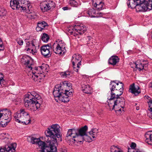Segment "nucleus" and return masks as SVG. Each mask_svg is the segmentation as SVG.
Here are the masks:
<instances>
[{
	"instance_id": "nucleus-1",
	"label": "nucleus",
	"mask_w": 152,
	"mask_h": 152,
	"mask_svg": "<svg viewBox=\"0 0 152 152\" xmlns=\"http://www.w3.org/2000/svg\"><path fill=\"white\" fill-rule=\"evenodd\" d=\"M59 128L58 124H53L45 131V134L48 138L46 142L48 144V146H46L45 142L40 140L39 138L34 137H29L30 142L32 144L38 145L41 149L40 152H57L55 145L57 143V138L61 137Z\"/></svg>"
},
{
	"instance_id": "nucleus-2",
	"label": "nucleus",
	"mask_w": 152,
	"mask_h": 152,
	"mask_svg": "<svg viewBox=\"0 0 152 152\" xmlns=\"http://www.w3.org/2000/svg\"><path fill=\"white\" fill-rule=\"evenodd\" d=\"M118 80L111 81L110 84V97L108 103L110 110L115 109L116 112L124 111L125 100L123 97H120L123 93L124 86L122 82Z\"/></svg>"
},
{
	"instance_id": "nucleus-3",
	"label": "nucleus",
	"mask_w": 152,
	"mask_h": 152,
	"mask_svg": "<svg viewBox=\"0 0 152 152\" xmlns=\"http://www.w3.org/2000/svg\"><path fill=\"white\" fill-rule=\"evenodd\" d=\"M64 42L62 40H58L54 42L52 46L50 44H48L41 46L40 50L42 55L47 58L50 56L52 49L56 53L61 54L62 52L64 53L66 52Z\"/></svg>"
},
{
	"instance_id": "nucleus-4",
	"label": "nucleus",
	"mask_w": 152,
	"mask_h": 152,
	"mask_svg": "<svg viewBox=\"0 0 152 152\" xmlns=\"http://www.w3.org/2000/svg\"><path fill=\"white\" fill-rule=\"evenodd\" d=\"M41 99L40 96L34 92L26 94L24 99V106L32 111H36L40 107L39 100Z\"/></svg>"
},
{
	"instance_id": "nucleus-5",
	"label": "nucleus",
	"mask_w": 152,
	"mask_h": 152,
	"mask_svg": "<svg viewBox=\"0 0 152 152\" xmlns=\"http://www.w3.org/2000/svg\"><path fill=\"white\" fill-rule=\"evenodd\" d=\"M14 117L16 121L23 124L26 125L29 123L31 121L29 113L23 109H21L15 113Z\"/></svg>"
},
{
	"instance_id": "nucleus-6",
	"label": "nucleus",
	"mask_w": 152,
	"mask_h": 152,
	"mask_svg": "<svg viewBox=\"0 0 152 152\" xmlns=\"http://www.w3.org/2000/svg\"><path fill=\"white\" fill-rule=\"evenodd\" d=\"M11 119V112L7 110L0 111V125H3V123L7 124Z\"/></svg>"
},
{
	"instance_id": "nucleus-7",
	"label": "nucleus",
	"mask_w": 152,
	"mask_h": 152,
	"mask_svg": "<svg viewBox=\"0 0 152 152\" xmlns=\"http://www.w3.org/2000/svg\"><path fill=\"white\" fill-rule=\"evenodd\" d=\"M82 58L81 56L78 54H75L72 56V61L74 70L77 72L80 68L81 65Z\"/></svg>"
},
{
	"instance_id": "nucleus-8",
	"label": "nucleus",
	"mask_w": 152,
	"mask_h": 152,
	"mask_svg": "<svg viewBox=\"0 0 152 152\" xmlns=\"http://www.w3.org/2000/svg\"><path fill=\"white\" fill-rule=\"evenodd\" d=\"M66 83L63 84V83H60L59 84H57L55 86L53 91V94L55 98H58L59 99L65 91L66 89L64 87L66 85Z\"/></svg>"
},
{
	"instance_id": "nucleus-9",
	"label": "nucleus",
	"mask_w": 152,
	"mask_h": 152,
	"mask_svg": "<svg viewBox=\"0 0 152 152\" xmlns=\"http://www.w3.org/2000/svg\"><path fill=\"white\" fill-rule=\"evenodd\" d=\"M88 126L86 125L82 127L79 129H70L68 131V135L69 136L71 134H78L82 136H84L86 134V131L88 130Z\"/></svg>"
},
{
	"instance_id": "nucleus-10",
	"label": "nucleus",
	"mask_w": 152,
	"mask_h": 152,
	"mask_svg": "<svg viewBox=\"0 0 152 152\" xmlns=\"http://www.w3.org/2000/svg\"><path fill=\"white\" fill-rule=\"evenodd\" d=\"M98 133L99 131L96 128L92 129L88 132L89 136L87 135V134L84 136L85 141L90 142L93 140H95L98 135Z\"/></svg>"
},
{
	"instance_id": "nucleus-11",
	"label": "nucleus",
	"mask_w": 152,
	"mask_h": 152,
	"mask_svg": "<svg viewBox=\"0 0 152 152\" xmlns=\"http://www.w3.org/2000/svg\"><path fill=\"white\" fill-rule=\"evenodd\" d=\"M83 24H78L77 25H76L74 27H73L71 30L70 29L69 32L71 35L75 37L79 34L81 35L84 33L86 30V29H85L83 30L82 32H80V30H81L80 28H83Z\"/></svg>"
},
{
	"instance_id": "nucleus-12",
	"label": "nucleus",
	"mask_w": 152,
	"mask_h": 152,
	"mask_svg": "<svg viewBox=\"0 0 152 152\" xmlns=\"http://www.w3.org/2000/svg\"><path fill=\"white\" fill-rule=\"evenodd\" d=\"M19 1L20 2V10L25 11L29 13L28 11H30L32 7L30 2L27 0H19Z\"/></svg>"
},
{
	"instance_id": "nucleus-13",
	"label": "nucleus",
	"mask_w": 152,
	"mask_h": 152,
	"mask_svg": "<svg viewBox=\"0 0 152 152\" xmlns=\"http://www.w3.org/2000/svg\"><path fill=\"white\" fill-rule=\"evenodd\" d=\"M68 132L65 137V139L67 142L69 141H72L74 142V143H78V140H80L81 137L83 136L78 134L77 133L75 134H71L68 136Z\"/></svg>"
},
{
	"instance_id": "nucleus-14",
	"label": "nucleus",
	"mask_w": 152,
	"mask_h": 152,
	"mask_svg": "<svg viewBox=\"0 0 152 152\" xmlns=\"http://www.w3.org/2000/svg\"><path fill=\"white\" fill-rule=\"evenodd\" d=\"M44 65H42L41 66L37 67H35L34 68L31 66H28V67L32 70V72L33 75H39L40 71H42L43 72V70L45 69V68L43 66Z\"/></svg>"
},
{
	"instance_id": "nucleus-15",
	"label": "nucleus",
	"mask_w": 152,
	"mask_h": 152,
	"mask_svg": "<svg viewBox=\"0 0 152 152\" xmlns=\"http://www.w3.org/2000/svg\"><path fill=\"white\" fill-rule=\"evenodd\" d=\"M129 91L136 96L138 95L141 92L139 86H135L134 83H133L130 86Z\"/></svg>"
},
{
	"instance_id": "nucleus-16",
	"label": "nucleus",
	"mask_w": 152,
	"mask_h": 152,
	"mask_svg": "<svg viewBox=\"0 0 152 152\" xmlns=\"http://www.w3.org/2000/svg\"><path fill=\"white\" fill-rule=\"evenodd\" d=\"M16 146L17 144L15 143H13L6 145L5 147L2 148L4 149L5 151L7 152H15Z\"/></svg>"
},
{
	"instance_id": "nucleus-17",
	"label": "nucleus",
	"mask_w": 152,
	"mask_h": 152,
	"mask_svg": "<svg viewBox=\"0 0 152 152\" xmlns=\"http://www.w3.org/2000/svg\"><path fill=\"white\" fill-rule=\"evenodd\" d=\"M87 14H88V16L91 18H94L98 17L96 15V11L94 9H90L88 10L86 12ZM97 14L101 15V16L104 15L103 13H102L101 12H98Z\"/></svg>"
},
{
	"instance_id": "nucleus-18",
	"label": "nucleus",
	"mask_w": 152,
	"mask_h": 152,
	"mask_svg": "<svg viewBox=\"0 0 152 152\" xmlns=\"http://www.w3.org/2000/svg\"><path fill=\"white\" fill-rule=\"evenodd\" d=\"M143 7L142 11H149L152 9V0H148L146 1L145 0L144 3V5Z\"/></svg>"
},
{
	"instance_id": "nucleus-19",
	"label": "nucleus",
	"mask_w": 152,
	"mask_h": 152,
	"mask_svg": "<svg viewBox=\"0 0 152 152\" xmlns=\"http://www.w3.org/2000/svg\"><path fill=\"white\" fill-rule=\"evenodd\" d=\"M10 6L13 10H20V3L19 0H11Z\"/></svg>"
},
{
	"instance_id": "nucleus-20",
	"label": "nucleus",
	"mask_w": 152,
	"mask_h": 152,
	"mask_svg": "<svg viewBox=\"0 0 152 152\" xmlns=\"http://www.w3.org/2000/svg\"><path fill=\"white\" fill-rule=\"evenodd\" d=\"M43 72L42 71H40V73L39 75H33L32 76V79L34 80V81L40 82H41V80L43 79L45 76L43 74Z\"/></svg>"
},
{
	"instance_id": "nucleus-21",
	"label": "nucleus",
	"mask_w": 152,
	"mask_h": 152,
	"mask_svg": "<svg viewBox=\"0 0 152 152\" xmlns=\"http://www.w3.org/2000/svg\"><path fill=\"white\" fill-rule=\"evenodd\" d=\"M48 24L45 21H39L37 24L36 30L37 31H41L46 26H48Z\"/></svg>"
},
{
	"instance_id": "nucleus-22",
	"label": "nucleus",
	"mask_w": 152,
	"mask_h": 152,
	"mask_svg": "<svg viewBox=\"0 0 152 152\" xmlns=\"http://www.w3.org/2000/svg\"><path fill=\"white\" fill-rule=\"evenodd\" d=\"M119 61V58L116 56H111L108 60V62L109 64L113 66L115 65L118 63Z\"/></svg>"
},
{
	"instance_id": "nucleus-23",
	"label": "nucleus",
	"mask_w": 152,
	"mask_h": 152,
	"mask_svg": "<svg viewBox=\"0 0 152 152\" xmlns=\"http://www.w3.org/2000/svg\"><path fill=\"white\" fill-rule=\"evenodd\" d=\"M26 42H27L26 43V47L32 46L36 48V47L39 46V41L37 39H34L31 42L27 41Z\"/></svg>"
},
{
	"instance_id": "nucleus-24",
	"label": "nucleus",
	"mask_w": 152,
	"mask_h": 152,
	"mask_svg": "<svg viewBox=\"0 0 152 152\" xmlns=\"http://www.w3.org/2000/svg\"><path fill=\"white\" fill-rule=\"evenodd\" d=\"M142 0H135L136 5V10H137V11H142L143 9V7L142 5H144V1Z\"/></svg>"
},
{
	"instance_id": "nucleus-25",
	"label": "nucleus",
	"mask_w": 152,
	"mask_h": 152,
	"mask_svg": "<svg viewBox=\"0 0 152 152\" xmlns=\"http://www.w3.org/2000/svg\"><path fill=\"white\" fill-rule=\"evenodd\" d=\"M146 138L145 142L148 144L152 145V132L149 131L145 135Z\"/></svg>"
},
{
	"instance_id": "nucleus-26",
	"label": "nucleus",
	"mask_w": 152,
	"mask_h": 152,
	"mask_svg": "<svg viewBox=\"0 0 152 152\" xmlns=\"http://www.w3.org/2000/svg\"><path fill=\"white\" fill-rule=\"evenodd\" d=\"M94 1L95 0H93V5L94 7L97 10H100L104 8V4L103 3L100 1L99 2H95L94 3Z\"/></svg>"
},
{
	"instance_id": "nucleus-27",
	"label": "nucleus",
	"mask_w": 152,
	"mask_h": 152,
	"mask_svg": "<svg viewBox=\"0 0 152 152\" xmlns=\"http://www.w3.org/2000/svg\"><path fill=\"white\" fill-rule=\"evenodd\" d=\"M40 9L42 12H46L50 10L47 4V1H42L40 3Z\"/></svg>"
},
{
	"instance_id": "nucleus-28",
	"label": "nucleus",
	"mask_w": 152,
	"mask_h": 152,
	"mask_svg": "<svg viewBox=\"0 0 152 152\" xmlns=\"http://www.w3.org/2000/svg\"><path fill=\"white\" fill-rule=\"evenodd\" d=\"M92 89V88L89 85H83L82 86V90L85 93L91 94Z\"/></svg>"
},
{
	"instance_id": "nucleus-29",
	"label": "nucleus",
	"mask_w": 152,
	"mask_h": 152,
	"mask_svg": "<svg viewBox=\"0 0 152 152\" xmlns=\"http://www.w3.org/2000/svg\"><path fill=\"white\" fill-rule=\"evenodd\" d=\"M59 100L64 102H67L69 100V96L67 94V93L66 91L58 99Z\"/></svg>"
},
{
	"instance_id": "nucleus-30",
	"label": "nucleus",
	"mask_w": 152,
	"mask_h": 152,
	"mask_svg": "<svg viewBox=\"0 0 152 152\" xmlns=\"http://www.w3.org/2000/svg\"><path fill=\"white\" fill-rule=\"evenodd\" d=\"M31 60L30 57L27 55H24L21 58V61L22 63L24 65H28Z\"/></svg>"
},
{
	"instance_id": "nucleus-31",
	"label": "nucleus",
	"mask_w": 152,
	"mask_h": 152,
	"mask_svg": "<svg viewBox=\"0 0 152 152\" xmlns=\"http://www.w3.org/2000/svg\"><path fill=\"white\" fill-rule=\"evenodd\" d=\"M148 97L147 99L149 100L148 102V110L150 111V112L148 113V115L150 118H152V99L149 97L148 96Z\"/></svg>"
},
{
	"instance_id": "nucleus-32",
	"label": "nucleus",
	"mask_w": 152,
	"mask_h": 152,
	"mask_svg": "<svg viewBox=\"0 0 152 152\" xmlns=\"http://www.w3.org/2000/svg\"><path fill=\"white\" fill-rule=\"evenodd\" d=\"M128 6L132 9L135 8L136 9V5L135 0H128L127 2Z\"/></svg>"
},
{
	"instance_id": "nucleus-33",
	"label": "nucleus",
	"mask_w": 152,
	"mask_h": 152,
	"mask_svg": "<svg viewBox=\"0 0 152 152\" xmlns=\"http://www.w3.org/2000/svg\"><path fill=\"white\" fill-rule=\"evenodd\" d=\"M68 3L70 6L73 7H77L80 5L75 0H69Z\"/></svg>"
},
{
	"instance_id": "nucleus-34",
	"label": "nucleus",
	"mask_w": 152,
	"mask_h": 152,
	"mask_svg": "<svg viewBox=\"0 0 152 152\" xmlns=\"http://www.w3.org/2000/svg\"><path fill=\"white\" fill-rule=\"evenodd\" d=\"M47 2L50 10L52 9L55 7L56 6L55 3L53 1H47Z\"/></svg>"
},
{
	"instance_id": "nucleus-35",
	"label": "nucleus",
	"mask_w": 152,
	"mask_h": 152,
	"mask_svg": "<svg viewBox=\"0 0 152 152\" xmlns=\"http://www.w3.org/2000/svg\"><path fill=\"white\" fill-rule=\"evenodd\" d=\"M49 39V36L45 33H43L42 35L41 39L44 42H47Z\"/></svg>"
},
{
	"instance_id": "nucleus-36",
	"label": "nucleus",
	"mask_w": 152,
	"mask_h": 152,
	"mask_svg": "<svg viewBox=\"0 0 152 152\" xmlns=\"http://www.w3.org/2000/svg\"><path fill=\"white\" fill-rule=\"evenodd\" d=\"M60 75L61 77L64 78L69 77L70 76V73L67 71L61 72Z\"/></svg>"
},
{
	"instance_id": "nucleus-37",
	"label": "nucleus",
	"mask_w": 152,
	"mask_h": 152,
	"mask_svg": "<svg viewBox=\"0 0 152 152\" xmlns=\"http://www.w3.org/2000/svg\"><path fill=\"white\" fill-rule=\"evenodd\" d=\"M135 68L138 69L139 71H140L144 69V65L141 63H139L137 62V63L135 64Z\"/></svg>"
},
{
	"instance_id": "nucleus-38",
	"label": "nucleus",
	"mask_w": 152,
	"mask_h": 152,
	"mask_svg": "<svg viewBox=\"0 0 152 152\" xmlns=\"http://www.w3.org/2000/svg\"><path fill=\"white\" fill-rule=\"evenodd\" d=\"M136 145L135 144V143L134 142H132V143L130 145V146H131V148H132V149H130V148L128 149V152H133L135 150H138L140 152H141V151H140L139 149H134V148L136 147Z\"/></svg>"
},
{
	"instance_id": "nucleus-39",
	"label": "nucleus",
	"mask_w": 152,
	"mask_h": 152,
	"mask_svg": "<svg viewBox=\"0 0 152 152\" xmlns=\"http://www.w3.org/2000/svg\"><path fill=\"white\" fill-rule=\"evenodd\" d=\"M4 76L3 74L0 73V84L2 86V85H4L5 81L4 79Z\"/></svg>"
},
{
	"instance_id": "nucleus-40",
	"label": "nucleus",
	"mask_w": 152,
	"mask_h": 152,
	"mask_svg": "<svg viewBox=\"0 0 152 152\" xmlns=\"http://www.w3.org/2000/svg\"><path fill=\"white\" fill-rule=\"evenodd\" d=\"M6 13L7 12L4 8L0 7V17L5 15Z\"/></svg>"
},
{
	"instance_id": "nucleus-41",
	"label": "nucleus",
	"mask_w": 152,
	"mask_h": 152,
	"mask_svg": "<svg viewBox=\"0 0 152 152\" xmlns=\"http://www.w3.org/2000/svg\"><path fill=\"white\" fill-rule=\"evenodd\" d=\"M118 149L119 148L117 146L113 145L111 147L110 151L111 152H115L117 151Z\"/></svg>"
},
{
	"instance_id": "nucleus-42",
	"label": "nucleus",
	"mask_w": 152,
	"mask_h": 152,
	"mask_svg": "<svg viewBox=\"0 0 152 152\" xmlns=\"http://www.w3.org/2000/svg\"><path fill=\"white\" fill-rule=\"evenodd\" d=\"M61 83H63V84H65V83H66V86L64 87V88L66 89V87L68 86L69 88H71L72 86H71V84L69 83H67L66 81L62 82H61Z\"/></svg>"
},
{
	"instance_id": "nucleus-43",
	"label": "nucleus",
	"mask_w": 152,
	"mask_h": 152,
	"mask_svg": "<svg viewBox=\"0 0 152 152\" xmlns=\"http://www.w3.org/2000/svg\"><path fill=\"white\" fill-rule=\"evenodd\" d=\"M16 41L20 45H23V41L22 39H17L16 40Z\"/></svg>"
},
{
	"instance_id": "nucleus-44",
	"label": "nucleus",
	"mask_w": 152,
	"mask_h": 152,
	"mask_svg": "<svg viewBox=\"0 0 152 152\" xmlns=\"http://www.w3.org/2000/svg\"><path fill=\"white\" fill-rule=\"evenodd\" d=\"M32 47V46L30 47H28V48H25L24 50L27 52V53H31V50Z\"/></svg>"
},
{
	"instance_id": "nucleus-45",
	"label": "nucleus",
	"mask_w": 152,
	"mask_h": 152,
	"mask_svg": "<svg viewBox=\"0 0 152 152\" xmlns=\"http://www.w3.org/2000/svg\"><path fill=\"white\" fill-rule=\"evenodd\" d=\"M60 152H67V148L65 147L60 148L59 150Z\"/></svg>"
},
{
	"instance_id": "nucleus-46",
	"label": "nucleus",
	"mask_w": 152,
	"mask_h": 152,
	"mask_svg": "<svg viewBox=\"0 0 152 152\" xmlns=\"http://www.w3.org/2000/svg\"><path fill=\"white\" fill-rule=\"evenodd\" d=\"M3 43L1 39H0V50H3L4 49Z\"/></svg>"
},
{
	"instance_id": "nucleus-47",
	"label": "nucleus",
	"mask_w": 152,
	"mask_h": 152,
	"mask_svg": "<svg viewBox=\"0 0 152 152\" xmlns=\"http://www.w3.org/2000/svg\"><path fill=\"white\" fill-rule=\"evenodd\" d=\"M78 143L79 142L80 143H82L84 140H85V137L84 136H82V137H81V138H80V140H78Z\"/></svg>"
},
{
	"instance_id": "nucleus-48",
	"label": "nucleus",
	"mask_w": 152,
	"mask_h": 152,
	"mask_svg": "<svg viewBox=\"0 0 152 152\" xmlns=\"http://www.w3.org/2000/svg\"><path fill=\"white\" fill-rule=\"evenodd\" d=\"M34 48H35L32 47L31 50V53L33 55L36 52V50H34Z\"/></svg>"
},
{
	"instance_id": "nucleus-49",
	"label": "nucleus",
	"mask_w": 152,
	"mask_h": 152,
	"mask_svg": "<svg viewBox=\"0 0 152 152\" xmlns=\"http://www.w3.org/2000/svg\"><path fill=\"white\" fill-rule=\"evenodd\" d=\"M66 92L67 93V94L68 95H72V92L71 91H67L66 89Z\"/></svg>"
},
{
	"instance_id": "nucleus-50",
	"label": "nucleus",
	"mask_w": 152,
	"mask_h": 152,
	"mask_svg": "<svg viewBox=\"0 0 152 152\" xmlns=\"http://www.w3.org/2000/svg\"><path fill=\"white\" fill-rule=\"evenodd\" d=\"M5 150L4 149L2 148H0V152H5Z\"/></svg>"
},
{
	"instance_id": "nucleus-51",
	"label": "nucleus",
	"mask_w": 152,
	"mask_h": 152,
	"mask_svg": "<svg viewBox=\"0 0 152 152\" xmlns=\"http://www.w3.org/2000/svg\"><path fill=\"white\" fill-rule=\"evenodd\" d=\"M80 32H82L83 30H84L85 29H86V28L84 27L83 26V28H80Z\"/></svg>"
},
{
	"instance_id": "nucleus-52",
	"label": "nucleus",
	"mask_w": 152,
	"mask_h": 152,
	"mask_svg": "<svg viewBox=\"0 0 152 152\" xmlns=\"http://www.w3.org/2000/svg\"><path fill=\"white\" fill-rule=\"evenodd\" d=\"M62 9L64 10H68V7H63Z\"/></svg>"
},
{
	"instance_id": "nucleus-53",
	"label": "nucleus",
	"mask_w": 152,
	"mask_h": 152,
	"mask_svg": "<svg viewBox=\"0 0 152 152\" xmlns=\"http://www.w3.org/2000/svg\"><path fill=\"white\" fill-rule=\"evenodd\" d=\"M115 152H123L119 148L118 150H117V151Z\"/></svg>"
},
{
	"instance_id": "nucleus-54",
	"label": "nucleus",
	"mask_w": 152,
	"mask_h": 152,
	"mask_svg": "<svg viewBox=\"0 0 152 152\" xmlns=\"http://www.w3.org/2000/svg\"><path fill=\"white\" fill-rule=\"evenodd\" d=\"M150 86L152 88V82L150 84Z\"/></svg>"
},
{
	"instance_id": "nucleus-55",
	"label": "nucleus",
	"mask_w": 152,
	"mask_h": 152,
	"mask_svg": "<svg viewBox=\"0 0 152 152\" xmlns=\"http://www.w3.org/2000/svg\"><path fill=\"white\" fill-rule=\"evenodd\" d=\"M88 39L89 40H91V37H88Z\"/></svg>"
},
{
	"instance_id": "nucleus-56",
	"label": "nucleus",
	"mask_w": 152,
	"mask_h": 152,
	"mask_svg": "<svg viewBox=\"0 0 152 152\" xmlns=\"http://www.w3.org/2000/svg\"><path fill=\"white\" fill-rule=\"evenodd\" d=\"M118 91V92H120V91ZM117 91H115V92H114L115 93V92H116L117 93V94H120V93H117Z\"/></svg>"
},
{
	"instance_id": "nucleus-57",
	"label": "nucleus",
	"mask_w": 152,
	"mask_h": 152,
	"mask_svg": "<svg viewBox=\"0 0 152 152\" xmlns=\"http://www.w3.org/2000/svg\"><path fill=\"white\" fill-rule=\"evenodd\" d=\"M137 110H138V108H137Z\"/></svg>"
},
{
	"instance_id": "nucleus-58",
	"label": "nucleus",
	"mask_w": 152,
	"mask_h": 152,
	"mask_svg": "<svg viewBox=\"0 0 152 152\" xmlns=\"http://www.w3.org/2000/svg\"><path fill=\"white\" fill-rule=\"evenodd\" d=\"M137 110H138V108H137Z\"/></svg>"
}]
</instances>
